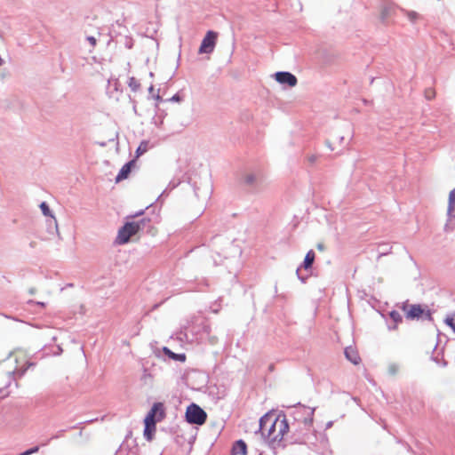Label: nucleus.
I'll return each instance as SVG.
<instances>
[{"mask_svg":"<svg viewBox=\"0 0 455 455\" xmlns=\"http://www.w3.org/2000/svg\"><path fill=\"white\" fill-rule=\"evenodd\" d=\"M289 431V424L284 414H279L271 426L266 430V434L261 435L267 440L268 443H274L283 440L285 434Z\"/></svg>","mask_w":455,"mask_h":455,"instance_id":"f257e3e1","label":"nucleus"},{"mask_svg":"<svg viewBox=\"0 0 455 455\" xmlns=\"http://www.w3.org/2000/svg\"><path fill=\"white\" fill-rule=\"evenodd\" d=\"M401 308L405 312L407 319L433 321L432 312L427 306L423 307L420 304L408 305L407 302H404Z\"/></svg>","mask_w":455,"mask_h":455,"instance_id":"f03ea898","label":"nucleus"},{"mask_svg":"<svg viewBox=\"0 0 455 455\" xmlns=\"http://www.w3.org/2000/svg\"><path fill=\"white\" fill-rule=\"evenodd\" d=\"M241 184L251 193L262 190L263 177L259 172H245L241 179Z\"/></svg>","mask_w":455,"mask_h":455,"instance_id":"7ed1b4c3","label":"nucleus"},{"mask_svg":"<svg viewBox=\"0 0 455 455\" xmlns=\"http://www.w3.org/2000/svg\"><path fill=\"white\" fill-rule=\"evenodd\" d=\"M185 418L189 424L203 425L207 419V413L199 405L192 403L187 407Z\"/></svg>","mask_w":455,"mask_h":455,"instance_id":"20e7f679","label":"nucleus"},{"mask_svg":"<svg viewBox=\"0 0 455 455\" xmlns=\"http://www.w3.org/2000/svg\"><path fill=\"white\" fill-rule=\"evenodd\" d=\"M137 233H139L138 224H135V222L128 221L119 228L116 236V243L119 244L127 243L130 241V238Z\"/></svg>","mask_w":455,"mask_h":455,"instance_id":"39448f33","label":"nucleus"},{"mask_svg":"<svg viewBox=\"0 0 455 455\" xmlns=\"http://www.w3.org/2000/svg\"><path fill=\"white\" fill-rule=\"evenodd\" d=\"M166 417L164 404L163 403H155L148 414L145 417V420L151 422H160Z\"/></svg>","mask_w":455,"mask_h":455,"instance_id":"423d86ee","label":"nucleus"},{"mask_svg":"<svg viewBox=\"0 0 455 455\" xmlns=\"http://www.w3.org/2000/svg\"><path fill=\"white\" fill-rule=\"evenodd\" d=\"M217 36H218V34L216 32H214L212 30H209L206 33L204 39L202 40L198 52L200 54L212 52L215 48Z\"/></svg>","mask_w":455,"mask_h":455,"instance_id":"0eeeda50","label":"nucleus"},{"mask_svg":"<svg viewBox=\"0 0 455 455\" xmlns=\"http://www.w3.org/2000/svg\"><path fill=\"white\" fill-rule=\"evenodd\" d=\"M315 251L313 250H309L306 256H305V259L302 262V264L297 268L296 270V274H297V276L298 278L302 282V283H306L308 275H302L300 274V270L301 268H304L305 270H308V269H311L312 268V266H313V263L315 261Z\"/></svg>","mask_w":455,"mask_h":455,"instance_id":"6e6552de","label":"nucleus"},{"mask_svg":"<svg viewBox=\"0 0 455 455\" xmlns=\"http://www.w3.org/2000/svg\"><path fill=\"white\" fill-rule=\"evenodd\" d=\"M275 80L281 84H286L290 87H293L297 84L298 80L297 77L287 71H278L275 73Z\"/></svg>","mask_w":455,"mask_h":455,"instance_id":"1a4fd4ad","label":"nucleus"},{"mask_svg":"<svg viewBox=\"0 0 455 455\" xmlns=\"http://www.w3.org/2000/svg\"><path fill=\"white\" fill-rule=\"evenodd\" d=\"M275 418V414L271 413H266L262 416L259 421V431L261 434H266V430L271 426Z\"/></svg>","mask_w":455,"mask_h":455,"instance_id":"9d476101","label":"nucleus"},{"mask_svg":"<svg viewBox=\"0 0 455 455\" xmlns=\"http://www.w3.org/2000/svg\"><path fill=\"white\" fill-rule=\"evenodd\" d=\"M40 209L43 212V214L46 217H50L51 219L48 220L49 222V228L53 225L56 232H58V224H57V220L55 219V217L52 215V212L49 207V205L47 204V203L45 202H42L40 204Z\"/></svg>","mask_w":455,"mask_h":455,"instance_id":"9b49d317","label":"nucleus"},{"mask_svg":"<svg viewBox=\"0 0 455 455\" xmlns=\"http://www.w3.org/2000/svg\"><path fill=\"white\" fill-rule=\"evenodd\" d=\"M135 164V160H131L130 162L126 163L123 165L121 170L119 171L117 176L116 177V181L119 182L128 177L132 171V165Z\"/></svg>","mask_w":455,"mask_h":455,"instance_id":"f8f14e48","label":"nucleus"},{"mask_svg":"<svg viewBox=\"0 0 455 455\" xmlns=\"http://www.w3.org/2000/svg\"><path fill=\"white\" fill-rule=\"evenodd\" d=\"M156 423L144 419V437L146 440L151 441L153 439L156 428Z\"/></svg>","mask_w":455,"mask_h":455,"instance_id":"ddd939ff","label":"nucleus"},{"mask_svg":"<svg viewBox=\"0 0 455 455\" xmlns=\"http://www.w3.org/2000/svg\"><path fill=\"white\" fill-rule=\"evenodd\" d=\"M346 358L354 364H358L361 358L358 352L352 347H347L344 351Z\"/></svg>","mask_w":455,"mask_h":455,"instance_id":"4468645a","label":"nucleus"},{"mask_svg":"<svg viewBox=\"0 0 455 455\" xmlns=\"http://www.w3.org/2000/svg\"><path fill=\"white\" fill-rule=\"evenodd\" d=\"M232 455H245L247 452V445L243 440H237L232 447Z\"/></svg>","mask_w":455,"mask_h":455,"instance_id":"2eb2a0df","label":"nucleus"},{"mask_svg":"<svg viewBox=\"0 0 455 455\" xmlns=\"http://www.w3.org/2000/svg\"><path fill=\"white\" fill-rule=\"evenodd\" d=\"M163 352L165 355H167L170 359H172L174 361L178 362H185L186 361V355L185 354H176L172 352L171 349H169L167 347H163Z\"/></svg>","mask_w":455,"mask_h":455,"instance_id":"dca6fc26","label":"nucleus"},{"mask_svg":"<svg viewBox=\"0 0 455 455\" xmlns=\"http://www.w3.org/2000/svg\"><path fill=\"white\" fill-rule=\"evenodd\" d=\"M454 209H455V188L450 192V195H449L447 215L450 219L454 217V215L452 213Z\"/></svg>","mask_w":455,"mask_h":455,"instance_id":"f3484780","label":"nucleus"},{"mask_svg":"<svg viewBox=\"0 0 455 455\" xmlns=\"http://www.w3.org/2000/svg\"><path fill=\"white\" fill-rule=\"evenodd\" d=\"M389 316L392 319V321L395 323L394 326H388L389 330H395L396 329V325L403 321V317L401 314L395 310H392L389 313Z\"/></svg>","mask_w":455,"mask_h":455,"instance_id":"a211bd4d","label":"nucleus"},{"mask_svg":"<svg viewBox=\"0 0 455 455\" xmlns=\"http://www.w3.org/2000/svg\"><path fill=\"white\" fill-rule=\"evenodd\" d=\"M128 86L132 92H137L140 87V84L135 77H130Z\"/></svg>","mask_w":455,"mask_h":455,"instance_id":"6ab92c4d","label":"nucleus"},{"mask_svg":"<svg viewBox=\"0 0 455 455\" xmlns=\"http://www.w3.org/2000/svg\"><path fill=\"white\" fill-rule=\"evenodd\" d=\"M120 43L124 44L127 49L133 47V40L131 36H125L122 37Z\"/></svg>","mask_w":455,"mask_h":455,"instance_id":"aec40b11","label":"nucleus"},{"mask_svg":"<svg viewBox=\"0 0 455 455\" xmlns=\"http://www.w3.org/2000/svg\"><path fill=\"white\" fill-rule=\"evenodd\" d=\"M135 224H138V227H139V232L141 231V230H144L145 227L147 224H149L150 223V219L148 218H143L138 221H134Z\"/></svg>","mask_w":455,"mask_h":455,"instance_id":"412c9836","label":"nucleus"},{"mask_svg":"<svg viewBox=\"0 0 455 455\" xmlns=\"http://www.w3.org/2000/svg\"><path fill=\"white\" fill-rule=\"evenodd\" d=\"M403 12L411 22H415L416 20L419 18V14L414 11H403Z\"/></svg>","mask_w":455,"mask_h":455,"instance_id":"4be33fe9","label":"nucleus"},{"mask_svg":"<svg viewBox=\"0 0 455 455\" xmlns=\"http://www.w3.org/2000/svg\"><path fill=\"white\" fill-rule=\"evenodd\" d=\"M444 323L450 326L452 331L455 332V319L452 316H448L445 318Z\"/></svg>","mask_w":455,"mask_h":455,"instance_id":"5701e85b","label":"nucleus"},{"mask_svg":"<svg viewBox=\"0 0 455 455\" xmlns=\"http://www.w3.org/2000/svg\"><path fill=\"white\" fill-rule=\"evenodd\" d=\"M147 150V144L145 142H142L138 148L136 149V155L137 156H140Z\"/></svg>","mask_w":455,"mask_h":455,"instance_id":"b1692460","label":"nucleus"},{"mask_svg":"<svg viewBox=\"0 0 455 455\" xmlns=\"http://www.w3.org/2000/svg\"><path fill=\"white\" fill-rule=\"evenodd\" d=\"M435 91L433 89H427L425 91V97L427 100H430L435 97Z\"/></svg>","mask_w":455,"mask_h":455,"instance_id":"393cba45","label":"nucleus"},{"mask_svg":"<svg viewBox=\"0 0 455 455\" xmlns=\"http://www.w3.org/2000/svg\"><path fill=\"white\" fill-rule=\"evenodd\" d=\"M387 244L379 245V248L381 249V251H379V258L389 253V251L387 249Z\"/></svg>","mask_w":455,"mask_h":455,"instance_id":"a878e982","label":"nucleus"},{"mask_svg":"<svg viewBox=\"0 0 455 455\" xmlns=\"http://www.w3.org/2000/svg\"><path fill=\"white\" fill-rule=\"evenodd\" d=\"M398 365L395 363H392L388 366V372L392 375H395L398 371Z\"/></svg>","mask_w":455,"mask_h":455,"instance_id":"bb28decb","label":"nucleus"},{"mask_svg":"<svg viewBox=\"0 0 455 455\" xmlns=\"http://www.w3.org/2000/svg\"><path fill=\"white\" fill-rule=\"evenodd\" d=\"M314 411H315V408L311 409L310 416L308 418H306L304 420L305 425H308V426L312 425Z\"/></svg>","mask_w":455,"mask_h":455,"instance_id":"cd10ccee","label":"nucleus"},{"mask_svg":"<svg viewBox=\"0 0 455 455\" xmlns=\"http://www.w3.org/2000/svg\"><path fill=\"white\" fill-rule=\"evenodd\" d=\"M39 451V446H34L27 451H25V455H31L36 453Z\"/></svg>","mask_w":455,"mask_h":455,"instance_id":"c85d7f7f","label":"nucleus"},{"mask_svg":"<svg viewBox=\"0 0 455 455\" xmlns=\"http://www.w3.org/2000/svg\"><path fill=\"white\" fill-rule=\"evenodd\" d=\"M317 158H318V156L310 155L307 157V160L310 164H314L316 162Z\"/></svg>","mask_w":455,"mask_h":455,"instance_id":"c756f323","label":"nucleus"},{"mask_svg":"<svg viewBox=\"0 0 455 455\" xmlns=\"http://www.w3.org/2000/svg\"><path fill=\"white\" fill-rule=\"evenodd\" d=\"M86 40L91 44L92 47L96 45L97 40L94 36H89L86 37Z\"/></svg>","mask_w":455,"mask_h":455,"instance_id":"7c9ffc66","label":"nucleus"},{"mask_svg":"<svg viewBox=\"0 0 455 455\" xmlns=\"http://www.w3.org/2000/svg\"><path fill=\"white\" fill-rule=\"evenodd\" d=\"M27 369H28V368L20 369V370H18L17 371H12V374H18V375H19V377H22V376L25 374V372H26Z\"/></svg>","mask_w":455,"mask_h":455,"instance_id":"2f4dec72","label":"nucleus"},{"mask_svg":"<svg viewBox=\"0 0 455 455\" xmlns=\"http://www.w3.org/2000/svg\"><path fill=\"white\" fill-rule=\"evenodd\" d=\"M169 100L180 102L181 100V97L180 96V94L176 93Z\"/></svg>","mask_w":455,"mask_h":455,"instance_id":"473e14b6","label":"nucleus"},{"mask_svg":"<svg viewBox=\"0 0 455 455\" xmlns=\"http://www.w3.org/2000/svg\"><path fill=\"white\" fill-rule=\"evenodd\" d=\"M316 248L319 250V251H323L324 250V245L323 243H318Z\"/></svg>","mask_w":455,"mask_h":455,"instance_id":"72a5a7b5","label":"nucleus"},{"mask_svg":"<svg viewBox=\"0 0 455 455\" xmlns=\"http://www.w3.org/2000/svg\"><path fill=\"white\" fill-rule=\"evenodd\" d=\"M143 212H144L143 211H140V212H139L135 213L134 215H132V216H131V217H132V218H134V217L140 216V215H142V214H143Z\"/></svg>","mask_w":455,"mask_h":455,"instance_id":"f704fd0d","label":"nucleus"},{"mask_svg":"<svg viewBox=\"0 0 455 455\" xmlns=\"http://www.w3.org/2000/svg\"><path fill=\"white\" fill-rule=\"evenodd\" d=\"M153 97H154L156 100H159V101H161V100H162V98H161V96H160L159 94L154 95Z\"/></svg>","mask_w":455,"mask_h":455,"instance_id":"c9c22d12","label":"nucleus"},{"mask_svg":"<svg viewBox=\"0 0 455 455\" xmlns=\"http://www.w3.org/2000/svg\"><path fill=\"white\" fill-rule=\"evenodd\" d=\"M326 145L331 150H334V148L331 147V144L329 141H326Z\"/></svg>","mask_w":455,"mask_h":455,"instance_id":"e433bc0d","label":"nucleus"},{"mask_svg":"<svg viewBox=\"0 0 455 455\" xmlns=\"http://www.w3.org/2000/svg\"><path fill=\"white\" fill-rule=\"evenodd\" d=\"M331 426H332V421H329V422L326 424V428H330Z\"/></svg>","mask_w":455,"mask_h":455,"instance_id":"4c0bfd02","label":"nucleus"},{"mask_svg":"<svg viewBox=\"0 0 455 455\" xmlns=\"http://www.w3.org/2000/svg\"><path fill=\"white\" fill-rule=\"evenodd\" d=\"M148 92H149V93H152L154 92V86L153 85L149 86Z\"/></svg>","mask_w":455,"mask_h":455,"instance_id":"58836bf2","label":"nucleus"},{"mask_svg":"<svg viewBox=\"0 0 455 455\" xmlns=\"http://www.w3.org/2000/svg\"><path fill=\"white\" fill-rule=\"evenodd\" d=\"M339 141H340V143H341V142L344 140V137H343V136H340V137H339Z\"/></svg>","mask_w":455,"mask_h":455,"instance_id":"ea45409f","label":"nucleus"},{"mask_svg":"<svg viewBox=\"0 0 455 455\" xmlns=\"http://www.w3.org/2000/svg\"><path fill=\"white\" fill-rule=\"evenodd\" d=\"M195 194H196V196L197 197L199 196H198V193H197V191H196V189H195Z\"/></svg>","mask_w":455,"mask_h":455,"instance_id":"a19ab883","label":"nucleus"},{"mask_svg":"<svg viewBox=\"0 0 455 455\" xmlns=\"http://www.w3.org/2000/svg\"><path fill=\"white\" fill-rule=\"evenodd\" d=\"M111 40H114V36H112V32L110 33Z\"/></svg>","mask_w":455,"mask_h":455,"instance_id":"79ce46f5","label":"nucleus"},{"mask_svg":"<svg viewBox=\"0 0 455 455\" xmlns=\"http://www.w3.org/2000/svg\"><path fill=\"white\" fill-rule=\"evenodd\" d=\"M38 304L41 305V306H44V302H39Z\"/></svg>","mask_w":455,"mask_h":455,"instance_id":"37998d69","label":"nucleus"},{"mask_svg":"<svg viewBox=\"0 0 455 455\" xmlns=\"http://www.w3.org/2000/svg\"><path fill=\"white\" fill-rule=\"evenodd\" d=\"M386 12H387V10H385V11L382 12V15H383V16H384V15H386Z\"/></svg>","mask_w":455,"mask_h":455,"instance_id":"c03bdc74","label":"nucleus"}]
</instances>
